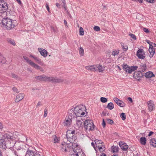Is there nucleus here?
<instances>
[{"label":"nucleus","instance_id":"nucleus-1","mask_svg":"<svg viewBox=\"0 0 156 156\" xmlns=\"http://www.w3.org/2000/svg\"><path fill=\"white\" fill-rule=\"evenodd\" d=\"M86 112V108L85 106H82V107H76L75 108H72L69 111L68 113L73 115V118L80 117L85 115Z\"/></svg>","mask_w":156,"mask_h":156},{"label":"nucleus","instance_id":"nucleus-2","mask_svg":"<svg viewBox=\"0 0 156 156\" xmlns=\"http://www.w3.org/2000/svg\"><path fill=\"white\" fill-rule=\"evenodd\" d=\"M2 24L5 26V27L7 30H10L13 28L16 25V21L8 18H4L2 20Z\"/></svg>","mask_w":156,"mask_h":156},{"label":"nucleus","instance_id":"nucleus-3","mask_svg":"<svg viewBox=\"0 0 156 156\" xmlns=\"http://www.w3.org/2000/svg\"><path fill=\"white\" fill-rule=\"evenodd\" d=\"M75 132V130H68L66 132V137L70 143H72L73 141H75L76 139Z\"/></svg>","mask_w":156,"mask_h":156},{"label":"nucleus","instance_id":"nucleus-4","mask_svg":"<svg viewBox=\"0 0 156 156\" xmlns=\"http://www.w3.org/2000/svg\"><path fill=\"white\" fill-rule=\"evenodd\" d=\"M83 125L84 128L87 130H93L95 127L93 121L91 120H86L84 122Z\"/></svg>","mask_w":156,"mask_h":156},{"label":"nucleus","instance_id":"nucleus-5","mask_svg":"<svg viewBox=\"0 0 156 156\" xmlns=\"http://www.w3.org/2000/svg\"><path fill=\"white\" fill-rule=\"evenodd\" d=\"M45 81L51 82L53 83H56L63 82V80L61 79H58L53 77H48L45 75Z\"/></svg>","mask_w":156,"mask_h":156},{"label":"nucleus","instance_id":"nucleus-6","mask_svg":"<svg viewBox=\"0 0 156 156\" xmlns=\"http://www.w3.org/2000/svg\"><path fill=\"white\" fill-rule=\"evenodd\" d=\"M95 143L97 147H98L100 151L103 152L105 147L104 143L101 140L96 139L94 140Z\"/></svg>","mask_w":156,"mask_h":156},{"label":"nucleus","instance_id":"nucleus-7","mask_svg":"<svg viewBox=\"0 0 156 156\" xmlns=\"http://www.w3.org/2000/svg\"><path fill=\"white\" fill-rule=\"evenodd\" d=\"M73 115L69 114V115L67 116L63 123L64 126H70L72 122Z\"/></svg>","mask_w":156,"mask_h":156},{"label":"nucleus","instance_id":"nucleus-8","mask_svg":"<svg viewBox=\"0 0 156 156\" xmlns=\"http://www.w3.org/2000/svg\"><path fill=\"white\" fill-rule=\"evenodd\" d=\"M21 147H20L19 149L22 150V151L24 150V154H25V156H34L36 152H34L32 150L29 149L28 148L27 149H23L21 148Z\"/></svg>","mask_w":156,"mask_h":156},{"label":"nucleus","instance_id":"nucleus-9","mask_svg":"<svg viewBox=\"0 0 156 156\" xmlns=\"http://www.w3.org/2000/svg\"><path fill=\"white\" fill-rule=\"evenodd\" d=\"M145 52L142 49H139L137 51L136 55L140 59H143L145 58Z\"/></svg>","mask_w":156,"mask_h":156},{"label":"nucleus","instance_id":"nucleus-10","mask_svg":"<svg viewBox=\"0 0 156 156\" xmlns=\"http://www.w3.org/2000/svg\"><path fill=\"white\" fill-rule=\"evenodd\" d=\"M143 72L140 71L135 72L133 75V77L138 81L140 80L141 78L144 76Z\"/></svg>","mask_w":156,"mask_h":156},{"label":"nucleus","instance_id":"nucleus-11","mask_svg":"<svg viewBox=\"0 0 156 156\" xmlns=\"http://www.w3.org/2000/svg\"><path fill=\"white\" fill-rule=\"evenodd\" d=\"M4 136V139H7L9 141H13L14 137L12 134L10 133H5L3 134Z\"/></svg>","mask_w":156,"mask_h":156},{"label":"nucleus","instance_id":"nucleus-12","mask_svg":"<svg viewBox=\"0 0 156 156\" xmlns=\"http://www.w3.org/2000/svg\"><path fill=\"white\" fill-rule=\"evenodd\" d=\"M119 145L123 151H126L128 148V146L123 141H120L119 143Z\"/></svg>","mask_w":156,"mask_h":156},{"label":"nucleus","instance_id":"nucleus-13","mask_svg":"<svg viewBox=\"0 0 156 156\" xmlns=\"http://www.w3.org/2000/svg\"><path fill=\"white\" fill-rule=\"evenodd\" d=\"M76 125L78 127V129L80 128V127L82 128L83 127V123L84 122L82 119L81 118L79 117L78 119L77 117H76Z\"/></svg>","mask_w":156,"mask_h":156},{"label":"nucleus","instance_id":"nucleus-14","mask_svg":"<svg viewBox=\"0 0 156 156\" xmlns=\"http://www.w3.org/2000/svg\"><path fill=\"white\" fill-rule=\"evenodd\" d=\"M114 100L116 104L120 107H124L126 105V104L124 102L117 98H114Z\"/></svg>","mask_w":156,"mask_h":156},{"label":"nucleus","instance_id":"nucleus-15","mask_svg":"<svg viewBox=\"0 0 156 156\" xmlns=\"http://www.w3.org/2000/svg\"><path fill=\"white\" fill-rule=\"evenodd\" d=\"M38 50L41 55L43 57H45L47 56L48 52L45 49L42 48H39Z\"/></svg>","mask_w":156,"mask_h":156},{"label":"nucleus","instance_id":"nucleus-16","mask_svg":"<svg viewBox=\"0 0 156 156\" xmlns=\"http://www.w3.org/2000/svg\"><path fill=\"white\" fill-rule=\"evenodd\" d=\"M148 107L150 111H152L154 108V105L152 101L150 100L147 102Z\"/></svg>","mask_w":156,"mask_h":156},{"label":"nucleus","instance_id":"nucleus-17","mask_svg":"<svg viewBox=\"0 0 156 156\" xmlns=\"http://www.w3.org/2000/svg\"><path fill=\"white\" fill-rule=\"evenodd\" d=\"M69 143H66L64 142V146L65 148H63V150H64L65 152H69L70 151V149H71V144Z\"/></svg>","mask_w":156,"mask_h":156},{"label":"nucleus","instance_id":"nucleus-18","mask_svg":"<svg viewBox=\"0 0 156 156\" xmlns=\"http://www.w3.org/2000/svg\"><path fill=\"white\" fill-rule=\"evenodd\" d=\"M24 96L23 94H18L16 97V98L15 99V101L16 102H18L22 100Z\"/></svg>","mask_w":156,"mask_h":156},{"label":"nucleus","instance_id":"nucleus-19","mask_svg":"<svg viewBox=\"0 0 156 156\" xmlns=\"http://www.w3.org/2000/svg\"><path fill=\"white\" fill-rule=\"evenodd\" d=\"M152 46H151V48L149 49V51L150 53L149 57L151 58L154 55L155 51V48H152Z\"/></svg>","mask_w":156,"mask_h":156},{"label":"nucleus","instance_id":"nucleus-20","mask_svg":"<svg viewBox=\"0 0 156 156\" xmlns=\"http://www.w3.org/2000/svg\"><path fill=\"white\" fill-rule=\"evenodd\" d=\"M31 66L37 69L40 70L41 71H43V69L42 68L37 65L35 64L34 62L32 63V64H31Z\"/></svg>","mask_w":156,"mask_h":156},{"label":"nucleus","instance_id":"nucleus-21","mask_svg":"<svg viewBox=\"0 0 156 156\" xmlns=\"http://www.w3.org/2000/svg\"><path fill=\"white\" fill-rule=\"evenodd\" d=\"M139 141L141 145H145L147 142L146 138L144 137H141L140 138Z\"/></svg>","mask_w":156,"mask_h":156},{"label":"nucleus","instance_id":"nucleus-22","mask_svg":"<svg viewBox=\"0 0 156 156\" xmlns=\"http://www.w3.org/2000/svg\"><path fill=\"white\" fill-rule=\"evenodd\" d=\"M111 151L113 153L118 152L119 150V148L118 146H113L111 147Z\"/></svg>","mask_w":156,"mask_h":156},{"label":"nucleus","instance_id":"nucleus-23","mask_svg":"<svg viewBox=\"0 0 156 156\" xmlns=\"http://www.w3.org/2000/svg\"><path fill=\"white\" fill-rule=\"evenodd\" d=\"M145 76L147 78H150L153 76H155V75L152 72L149 71L145 74Z\"/></svg>","mask_w":156,"mask_h":156},{"label":"nucleus","instance_id":"nucleus-24","mask_svg":"<svg viewBox=\"0 0 156 156\" xmlns=\"http://www.w3.org/2000/svg\"><path fill=\"white\" fill-rule=\"evenodd\" d=\"M138 68L137 66H130L129 70H127L129 73H131L133 71H135Z\"/></svg>","mask_w":156,"mask_h":156},{"label":"nucleus","instance_id":"nucleus-25","mask_svg":"<svg viewBox=\"0 0 156 156\" xmlns=\"http://www.w3.org/2000/svg\"><path fill=\"white\" fill-rule=\"evenodd\" d=\"M150 144L154 147H156V139L153 138L150 139Z\"/></svg>","mask_w":156,"mask_h":156},{"label":"nucleus","instance_id":"nucleus-26","mask_svg":"<svg viewBox=\"0 0 156 156\" xmlns=\"http://www.w3.org/2000/svg\"><path fill=\"white\" fill-rule=\"evenodd\" d=\"M97 70L98 69L99 70V72H102L104 70V67L101 65L99 64L96 65Z\"/></svg>","mask_w":156,"mask_h":156},{"label":"nucleus","instance_id":"nucleus-27","mask_svg":"<svg viewBox=\"0 0 156 156\" xmlns=\"http://www.w3.org/2000/svg\"><path fill=\"white\" fill-rule=\"evenodd\" d=\"M73 142L74 141H73V142L72 143V145H71V147H72L71 149H73V150H74V149H76L78 151L80 152L79 150L77 148H76L78 147V145L77 144H76L75 143H74Z\"/></svg>","mask_w":156,"mask_h":156},{"label":"nucleus","instance_id":"nucleus-28","mask_svg":"<svg viewBox=\"0 0 156 156\" xmlns=\"http://www.w3.org/2000/svg\"><path fill=\"white\" fill-rule=\"evenodd\" d=\"M35 78L36 79L41 81H45V75H40L38 76H36L35 77Z\"/></svg>","mask_w":156,"mask_h":156},{"label":"nucleus","instance_id":"nucleus-29","mask_svg":"<svg viewBox=\"0 0 156 156\" xmlns=\"http://www.w3.org/2000/svg\"><path fill=\"white\" fill-rule=\"evenodd\" d=\"M140 68L141 69L140 71L142 72H144L146 69L147 66L146 64L143 65L142 64V65H140Z\"/></svg>","mask_w":156,"mask_h":156},{"label":"nucleus","instance_id":"nucleus-30","mask_svg":"<svg viewBox=\"0 0 156 156\" xmlns=\"http://www.w3.org/2000/svg\"><path fill=\"white\" fill-rule=\"evenodd\" d=\"M34 59L36 61V62L39 64L43 65V63L41 60L39 58L36 57L34 58Z\"/></svg>","mask_w":156,"mask_h":156},{"label":"nucleus","instance_id":"nucleus-31","mask_svg":"<svg viewBox=\"0 0 156 156\" xmlns=\"http://www.w3.org/2000/svg\"><path fill=\"white\" fill-rule=\"evenodd\" d=\"M122 66L123 70L125 71L126 72L128 73L127 70H129V69L130 66L127 64L123 65Z\"/></svg>","mask_w":156,"mask_h":156},{"label":"nucleus","instance_id":"nucleus-32","mask_svg":"<svg viewBox=\"0 0 156 156\" xmlns=\"http://www.w3.org/2000/svg\"><path fill=\"white\" fill-rule=\"evenodd\" d=\"M106 108H108L110 110H112L114 108V105L112 103L110 102L108 104Z\"/></svg>","mask_w":156,"mask_h":156},{"label":"nucleus","instance_id":"nucleus-33","mask_svg":"<svg viewBox=\"0 0 156 156\" xmlns=\"http://www.w3.org/2000/svg\"><path fill=\"white\" fill-rule=\"evenodd\" d=\"M24 59L26 60V62L28 63L30 66L31 64H32V63H33V62L31 61L30 60L29 58L25 56H23V57Z\"/></svg>","mask_w":156,"mask_h":156},{"label":"nucleus","instance_id":"nucleus-34","mask_svg":"<svg viewBox=\"0 0 156 156\" xmlns=\"http://www.w3.org/2000/svg\"><path fill=\"white\" fill-rule=\"evenodd\" d=\"M4 146H5V142L4 139L0 140V147H4Z\"/></svg>","mask_w":156,"mask_h":156},{"label":"nucleus","instance_id":"nucleus-35","mask_svg":"<svg viewBox=\"0 0 156 156\" xmlns=\"http://www.w3.org/2000/svg\"><path fill=\"white\" fill-rule=\"evenodd\" d=\"M11 76L12 77L14 78L16 80H20V78L17 75L13 73H11Z\"/></svg>","mask_w":156,"mask_h":156},{"label":"nucleus","instance_id":"nucleus-36","mask_svg":"<svg viewBox=\"0 0 156 156\" xmlns=\"http://www.w3.org/2000/svg\"><path fill=\"white\" fill-rule=\"evenodd\" d=\"M121 44L123 51H126L128 49L127 45L126 44L124 45L123 43H121Z\"/></svg>","mask_w":156,"mask_h":156},{"label":"nucleus","instance_id":"nucleus-37","mask_svg":"<svg viewBox=\"0 0 156 156\" xmlns=\"http://www.w3.org/2000/svg\"><path fill=\"white\" fill-rule=\"evenodd\" d=\"M7 41L9 43L14 46L16 45V44L14 41L11 39H8L7 40Z\"/></svg>","mask_w":156,"mask_h":156},{"label":"nucleus","instance_id":"nucleus-38","mask_svg":"<svg viewBox=\"0 0 156 156\" xmlns=\"http://www.w3.org/2000/svg\"><path fill=\"white\" fill-rule=\"evenodd\" d=\"M74 153L70 155V156H79L78 153L79 152L77 151V150H73Z\"/></svg>","mask_w":156,"mask_h":156},{"label":"nucleus","instance_id":"nucleus-39","mask_svg":"<svg viewBox=\"0 0 156 156\" xmlns=\"http://www.w3.org/2000/svg\"><path fill=\"white\" fill-rule=\"evenodd\" d=\"M79 52L81 55L83 56L84 50L82 47H80V48H79Z\"/></svg>","mask_w":156,"mask_h":156},{"label":"nucleus","instance_id":"nucleus-40","mask_svg":"<svg viewBox=\"0 0 156 156\" xmlns=\"http://www.w3.org/2000/svg\"><path fill=\"white\" fill-rule=\"evenodd\" d=\"M90 71H95L97 70L96 65H93L90 66Z\"/></svg>","mask_w":156,"mask_h":156},{"label":"nucleus","instance_id":"nucleus-41","mask_svg":"<svg viewBox=\"0 0 156 156\" xmlns=\"http://www.w3.org/2000/svg\"><path fill=\"white\" fill-rule=\"evenodd\" d=\"M6 59L2 56H0V62L3 64L5 63L6 62Z\"/></svg>","mask_w":156,"mask_h":156},{"label":"nucleus","instance_id":"nucleus-42","mask_svg":"<svg viewBox=\"0 0 156 156\" xmlns=\"http://www.w3.org/2000/svg\"><path fill=\"white\" fill-rule=\"evenodd\" d=\"M4 7L3 9V10H2V11L1 12V13L2 12H4L6 11L8 8V6L7 5V4L6 3L5 5V6H4Z\"/></svg>","mask_w":156,"mask_h":156},{"label":"nucleus","instance_id":"nucleus-43","mask_svg":"<svg viewBox=\"0 0 156 156\" xmlns=\"http://www.w3.org/2000/svg\"><path fill=\"white\" fill-rule=\"evenodd\" d=\"M100 100L103 103H105L107 101V99L105 98L101 97L100 98Z\"/></svg>","mask_w":156,"mask_h":156},{"label":"nucleus","instance_id":"nucleus-44","mask_svg":"<svg viewBox=\"0 0 156 156\" xmlns=\"http://www.w3.org/2000/svg\"><path fill=\"white\" fill-rule=\"evenodd\" d=\"M120 117L122 118V120H124L126 119V115L124 113H122L120 115Z\"/></svg>","mask_w":156,"mask_h":156},{"label":"nucleus","instance_id":"nucleus-45","mask_svg":"<svg viewBox=\"0 0 156 156\" xmlns=\"http://www.w3.org/2000/svg\"><path fill=\"white\" fill-rule=\"evenodd\" d=\"M106 120H107L108 123L109 124H110L112 125V124H113V123H114L112 119H106Z\"/></svg>","mask_w":156,"mask_h":156},{"label":"nucleus","instance_id":"nucleus-46","mask_svg":"<svg viewBox=\"0 0 156 156\" xmlns=\"http://www.w3.org/2000/svg\"><path fill=\"white\" fill-rule=\"evenodd\" d=\"M147 43H148V44H149V48H151V46H152V48H153V46L152 45V42H151L149 40H146L145 41Z\"/></svg>","mask_w":156,"mask_h":156},{"label":"nucleus","instance_id":"nucleus-47","mask_svg":"<svg viewBox=\"0 0 156 156\" xmlns=\"http://www.w3.org/2000/svg\"><path fill=\"white\" fill-rule=\"evenodd\" d=\"M94 30L96 31H99L100 30V27L98 26H95L94 27Z\"/></svg>","mask_w":156,"mask_h":156},{"label":"nucleus","instance_id":"nucleus-48","mask_svg":"<svg viewBox=\"0 0 156 156\" xmlns=\"http://www.w3.org/2000/svg\"><path fill=\"white\" fill-rule=\"evenodd\" d=\"M12 90L14 91L15 92L17 93H19V91L18 90L17 88L15 87H13L12 88Z\"/></svg>","mask_w":156,"mask_h":156},{"label":"nucleus","instance_id":"nucleus-49","mask_svg":"<svg viewBox=\"0 0 156 156\" xmlns=\"http://www.w3.org/2000/svg\"><path fill=\"white\" fill-rule=\"evenodd\" d=\"M129 35L134 40H136V36L135 35L131 34H129Z\"/></svg>","mask_w":156,"mask_h":156},{"label":"nucleus","instance_id":"nucleus-50","mask_svg":"<svg viewBox=\"0 0 156 156\" xmlns=\"http://www.w3.org/2000/svg\"><path fill=\"white\" fill-rule=\"evenodd\" d=\"M147 2L151 3H153L156 0H145Z\"/></svg>","mask_w":156,"mask_h":156},{"label":"nucleus","instance_id":"nucleus-51","mask_svg":"<svg viewBox=\"0 0 156 156\" xmlns=\"http://www.w3.org/2000/svg\"><path fill=\"white\" fill-rule=\"evenodd\" d=\"M119 53V52L116 51V50L112 52V54L113 55L115 56V55H118Z\"/></svg>","mask_w":156,"mask_h":156},{"label":"nucleus","instance_id":"nucleus-52","mask_svg":"<svg viewBox=\"0 0 156 156\" xmlns=\"http://www.w3.org/2000/svg\"><path fill=\"white\" fill-rule=\"evenodd\" d=\"M4 139L3 134L0 132V140Z\"/></svg>","mask_w":156,"mask_h":156},{"label":"nucleus","instance_id":"nucleus-53","mask_svg":"<svg viewBox=\"0 0 156 156\" xmlns=\"http://www.w3.org/2000/svg\"><path fill=\"white\" fill-rule=\"evenodd\" d=\"M34 156H44V155L42 154H40L39 153H37V152H35V153H34Z\"/></svg>","mask_w":156,"mask_h":156},{"label":"nucleus","instance_id":"nucleus-54","mask_svg":"<svg viewBox=\"0 0 156 156\" xmlns=\"http://www.w3.org/2000/svg\"><path fill=\"white\" fill-rule=\"evenodd\" d=\"M47 113H48V112H47V109L46 108H45L44 110V117H45L47 116Z\"/></svg>","mask_w":156,"mask_h":156},{"label":"nucleus","instance_id":"nucleus-55","mask_svg":"<svg viewBox=\"0 0 156 156\" xmlns=\"http://www.w3.org/2000/svg\"><path fill=\"white\" fill-rule=\"evenodd\" d=\"M102 125L103 127L104 128L105 127L106 123H105V121H104V119H103V122H102Z\"/></svg>","mask_w":156,"mask_h":156},{"label":"nucleus","instance_id":"nucleus-56","mask_svg":"<svg viewBox=\"0 0 156 156\" xmlns=\"http://www.w3.org/2000/svg\"><path fill=\"white\" fill-rule=\"evenodd\" d=\"M143 30L144 31V32L146 33H148L149 32V31L148 29L147 28H144L143 29Z\"/></svg>","mask_w":156,"mask_h":156},{"label":"nucleus","instance_id":"nucleus-57","mask_svg":"<svg viewBox=\"0 0 156 156\" xmlns=\"http://www.w3.org/2000/svg\"><path fill=\"white\" fill-rule=\"evenodd\" d=\"M80 34L81 35H83L84 34V31L83 30H79Z\"/></svg>","mask_w":156,"mask_h":156},{"label":"nucleus","instance_id":"nucleus-58","mask_svg":"<svg viewBox=\"0 0 156 156\" xmlns=\"http://www.w3.org/2000/svg\"><path fill=\"white\" fill-rule=\"evenodd\" d=\"M61 147V150H62V151H64V150H63V148H65V147H64V143H62V144Z\"/></svg>","mask_w":156,"mask_h":156},{"label":"nucleus","instance_id":"nucleus-59","mask_svg":"<svg viewBox=\"0 0 156 156\" xmlns=\"http://www.w3.org/2000/svg\"><path fill=\"white\" fill-rule=\"evenodd\" d=\"M46 8L47 9V10H48V12H50V9H49V7L48 6V4H46Z\"/></svg>","mask_w":156,"mask_h":156},{"label":"nucleus","instance_id":"nucleus-60","mask_svg":"<svg viewBox=\"0 0 156 156\" xmlns=\"http://www.w3.org/2000/svg\"><path fill=\"white\" fill-rule=\"evenodd\" d=\"M91 145L94 147V148L95 150V151H96V147L95 146L94 143L93 142H92L91 143Z\"/></svg>","mask_w":156,"mask_h":156},{"label":"nucleus","instance_id":"nucleus-61","mask_svg":"<svg viewBox=\"0 0 156 156\" xmlns=\"http://www.w3.org/2000/svg\"><path fill=\"white\" fill-rule=\"evenodd\" d=\"M65 9L66 12L68 15H69L70 13L68 12V10L67 9V8H65Z\"/></svg>","mask_w":156,"mask_h":156},{"label":"nucleus","instance_id":"nucleus-62","mask_svg":"<svg viewBox=\"0 0 156 156\" xmlns=\"http://www.w3.org/2000/svg\"><path fill=\"white\" fill-rule=\"evenodd\" d=\"M85 68L87 70H90V66H86Z\"/></svg>","mask_w":156,"mask_h":156},{"label":"nucleus","instance_id":"nucleus-63","mask_svg":"<svg viewBox=\"0 0 156 156\" xmlns=\"http://www.w3.org/2000/svg\"><path fill=\"white\" fill-rule=\"evenodd\" d=\"M55 138H54V142L55 143H56L58 141V139L57 138V137H55Z\"/></svg>","mask_w":156,"mask_h":156},{"label":"nucleus","instance_id":"nucleus-64","mask_svg":"<svg viewBox=\"0 0 156 156\" xmlns=\"http://www.w3.org/2000/svg\"><path fill=\"white\" fill-rule=\"evenodd\" d=\"M128 100H129V101L132 102H133V100L132 98L130 97H129L128 98Z\"/></svg>","mask_w":156,"mask_h":156}]
</instances>
